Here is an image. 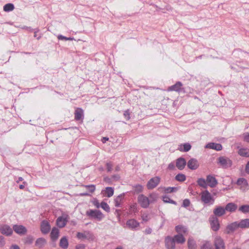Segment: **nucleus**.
Instances as JSON below:
<instances>
[{
    "label": "nucleus",
    "mask_w": 249,
    "mask_h": 249,
    "mask_svg": "<svg viewBox=\"0 0 249 249\" xmlns=\"http://www.w3.org/2000/svg\"><path fill=\"white\" fill-rule=\"evenodd\" d=\"M200 196L201 200L204 204L210 205L214 203V198L208 191L205 190L201 192Z\"/></svg>",
    "instance_id": "1"
},
{
    "label": "nucleus",
    "mask_w": 249,
    "mask_h": 249,
    "mask_svg": "<svg viewBox=\"0 0 249 249\" xmlns=\"http://www.w3.org/2000/svg\"><path fill=\"white\" fill-rule=\"evenodd\" d=\"M86 215L99 221L104 217V214L97 210H89L86 212Z\"/></svg>",
    "instance_id": "2"
},
{
    "label": "nucleus",
    "mask_w": 249,
    "mask_h": 249,
    "mask_svg": "<svg viewBox=\"0 0 249 249\" xmlns=\"http://www.w3.org/2000/svg\"><path fill=\"white\" fill-rule=\"evenodd\" d=\"M138 202L141 207L143 208H147L150 204V200L148 197L142 194L138 196Z\"/></svg>",
    "instance_id": "3"
},
{
    "label": "nucleus",
    "mask_w": 249,
    "mask_h": 249,
    "mask_svg": "<svg viewBox=\"0 0 249 249\" xmlns=\"http://www.w3.org/2000/svg\"><path fill=\"white\" fill-rule=\"evenodd\" d=\"M218 163L224 168L230 167L232 163L229 159L224 157H220L218 158Z\"/></svg>",
    "instance_id": "4"
},
{
    "label": "nucleus",
    "mask_w": 249,
    "mask_h": 249,
    "mask_svg": "<svg viewBox=\"0 0 249 249\" xmlns=\"http://www.w3.org/2000/svg\"><path fill=\"white\" fill-rule=\"evenodd\" d=\"M160 178L158 177H155L151 178L147 183V188L148 189H153L159 184Z\"/></svg>",
    "instance_id": "5"
},
{
    "label": "nucleus",
    "mask_w": 249,
    "mask_h": 249,
    "mask_svg": "<svg viewBox=\"0 0 249 249\" xmlns=\"http://www.w3.org/2000/svg\"><path fill=\"white\" fill-rule=\"evenodd\" d=\"M212 229L214 231H217L219 229V223L218 218L214 216H212L209 219Z\"/></svg>",
    "instance_id": "6"
},
{
    "label": "nucleus",
    "mask_w": 249,
    "mask_h": 249,
    "mask_svg": "<svg viewBox=\"0 0 249 249\" xmlns=\"http://www.w3.org/2000/svg\"><path fill=\"white\" fill-rule=\"evenodd\" d=\"M165 246L167 249H175L176 243L173 237L167 236L165 239Z\"/></svg>",
    "instance_id": "7"
},
{
    "label": "nucleus",
    "mask_w": 249,
    "mask_h": 249,
    "mask_svg": "<svg viewBox=\"0 0 249 249\" xmlns=\"http://www.w3.org/2000/svg\"><path fill=\"white\" fill-rule=\"evenodd\" d=\"M13 229L19 235H24L27 232L26 228L22 225H15Z\"/></svg>",
    "instance_id": "8"
},
{
    "label": "nucleus",
    "mask_w": 249,
    "mask_h": 249,
    "mask_svg": "<svg viewBox=\"0 0 249 249\" xmlns=\"http://www.w3.org/2000/svg\"><path fill=\"white\" fill-rule=\"evenodd\" d=\"M182 85H183L181 82L179 81L177 82L175 85L168 87L167 91H175L178 92H180L183 89V88H182Z\"/></svg>",
    "instance_id": "9"
},
{
    "label": "nucleus",
    "mask_w": 249,
    "mask_h": 249,
    "mask_svg": "<svg viewBox=\"0 0 249 249\" xmlns=\"http://www.w3.org/2000/svg\"><path fill=\"white\" fill-rule=\"evenodd\" d=\"M0 231L3 234L9 236L13 233V230L10 227L7 225H3L0 227Z\"/></svg>",
    "instance_id": "10"
},
{
    "label": "nucleus",
    "mask_w": 249,
    "mask_h": 249,
    "mask_svg": "<svg viewBox=\"0 0 249 249\" xmlns=\"http://www.w3.org/2000/svg\"><path fill=\"white\" fill-rule=\"evenodd\" d=\"M215 249H225V244L223 239L220 237H216L214 240Z\"/></svg>",
    "instance_id": "11"
},
{
    "label": "nucleus",
    "mask_w": 249,
    "mask_h": 249,
    "mask_svg": "<svg viewBox=\"0 0 249 249\" xmlns=\"http://www.w3.org/2000/svg\"><path fill=\"white\" fill-rule=\"evenodd\" d=\"M187 166L191 170H196L199 167V163L195 159H191L187 162Z\"/></svg>",
    "instance_id": "12"
},
{
    "label": "nucleus",
    "mask_w": 249,
    "mask_h": 249,
    "mask_svg": "<svg viewBox=\"0 0 249 249\" xmlns=\"http://www.w3.org/2000/svg\"><path fill=\"white\" fill-rule=\"evenodd\" d=\"M126 226L132 230H135L140 226V223L134 219H131L127 221Z\"/></svg>",
    "instance_id": "13"
},
{
    "label": "nucleus",
    "mask_w": 249,
    "mask_h": 249,
    "mask_svg": "<svg viewBox=\"0 0 249 249\" xmlns=\"http://www.w3.org/2000/svg\"><path fill=\"white\" fill-rule=\"evenodd\" d=\"M40 228L41 232L44 234H46L50 231L51 227L48 222L43 220L41 222Z\"/></svg>",
    "instance_id": "14"
},
{
    "label": "nucleus",
    "mask_w": 249,
    "mask_h": 249,
    "mask_svg": "<svg viewBox=\"0 0 249 249\" xmlns=\"http://www.w3.org/2000/svg\"><path fill=\"white\" fill-rule=\"evenodd\" d=\"M208 186L213 188L217 184L218 182L216 178L211 175H208L206 178Z\"/></svg>",
    "instance_id": "15"
},
{
    "label": "nucleus",
    "mask_w": 249,
    "mask_h": 249,
    "mask_svg": "<svg viewBox=\"0 0 249 249\" xmlns=\"http://www.w3.org/2000/svg\"><path fill=\"white\" fill-rule=\"evenodd\" d=\"M239 228L238 221L233 222L227 226L226 230L228 233L233 232L236 229Z\"/></svg>",
    "instance_id": "16"
},
{
    "label": "nucleus",
    "mask_w": 249,
    "mask_h": 249,
    "mask_svg": "<svg viewBox=\"0 0 249 249\" xmlns=\"http://www.w3.org/2000/svg\"><path fill=\"white\" fill-rule=\"evenodd\" d=\"M214 216H221L225 214V209L221 206L216 207L213 211Z\"/></svg>",
    "instance_id": "17"
},
{
    "label": "nucleus",
    "mask_w": 249,
    "mask_h": 249,
    "mask_svg": "<svg viewBox=\"0 0 249 249\" xmlns=\"http://www.w3.org/2000/svg\"><path fill=\"white\" fill-rule=\"evenodd\" d=\"M186 165V161L184 158H179L176 160V166L179 170H183Z\"/></svg>",
    "instance_id": "18"
},
{
    "label": "nucleus",
    "mask_w": 249,
    "mask_h": 249,
    "mask_svg": "<svg viewBox=\"0 0 249 249\" xmlns=\"http://www.w3.org/2000/svg\"><path fill=\"white\" fill-rule=\"evenodd\" d=\"M237 184L240 185L243 190H248L249 189L247 181L244 178H239L237 180Z\"/></svg>",
    "instance_id": "19"
},
{
    "label": "nucleus",
    "mask_w": 249,
    "mask_h": 249,
    "mask_svg": "<svg viewBox=\"0 0 249 249\" xmlns=\"http://www.w3.org/2000/svg\"><path fill=\"white\" fill-rule=\"evenodd\" d=\"M192 147L189 143H185L178 145V150L180 152H186L189 151Z\"/></svg>",
    "instance_id": "20"
},
{
    "label": "nucleus",
    "mask_w": 249,
    "mask_h": 249,
    "mask_svg": "<svg viewBox=\"0 0 249 249\" xmlns=\"http://www.w3.org/2000/svg\"><path fill=\"white\" fill-rule=\"evenodd\" d=\"M225 211L232 213L235 212L237 209V205L234 203H228L225 208Z\"/></svg>",
    "instance_id": "21"
},
{
    "label": "nucleus",
    "mask_w": 249,
    "mask_h": 249,
    "mask_svg": "<svg viewBox=\"0 0 249 249\" xmlns=\"http://www.w3.org/2000/svg\"><path fill=\"white\" fill-rule=\"evenodd\" d=\"M59 230L55 227L53 228L52 229V230L51 232V237L53 241L56 240L59 237Z\"/></svg>",
    "instance_id": "22"
},
{
    "label": "nucleus",
    "mask_w": 249,
    "mask_h": 249,
    "mask_svg": "<svg viewBox=\"0 0 249 249\" xmlns=\"http://www.w3.org/2000/svg\"><path fill=\"white\" fill-rule=\"evenodd\" d=\"M176 243L182 244L185 242V238L182 234H177L173 237Z\"/></svg>",
    "instance_id": "23"
},
{
    "label": "nucleus",
    "mask_w": 249,
    "mask_h": 249,
    "mask_svg": "<svg viewBox=\"0 0 249 249\" xmlns=\"http://www.w3.org/2000/svg\"><path fill=\"white\" fill-rule=\"evenodd\" d=\"M68 246L69 242L67 237L66 236L62 237L60 240L59 246L63 249H66L68 248Z\"/></svg>",
    "instance_id": "24"
},
{
    "label": "nucleus",
    "mask_w": 249,
    "mask_h": 249,
    "mask_svg": "<svg viewBox=\"0 0 249 249\" xmlns=\"http://www.w3.org/2000/svg\"><path fill=\"white\" fill-rule=\"evenodd\" d=\"M67 222L66 218H64L62 216L59 217L56 220L57 225L59 228H63L65 226Z\"/></svg>",
    "instance_id": "25"
},
{
    "label": "nucleus",
    "mask_w": 249,
    "mask_h": 249,
    "mask_svg": "<svg viewBox=\"0 0 249 249\" xmlns=\"http://www.w3.org/2000/svg\"><path fill=\"white\" fill-rule=\"evenodd\" d=\"M239 222V228L248 229L249 228V218L242 219Z\"/></svg>",
    "instance_id": "26"
},
{
    "label": "nucleus",
    "mask_w": 249,
    "mask_h": 249,
    "mask_svg": "<svg viewBox=\"0 0 249 249\" xmlns=\"http://www.w3.org/2000/svg\"><path fill=\"white\" fill-rule=\"evenodd\" d=\"M176 231L178 233V234H186L187 233V229L183 226L178 225L176 227Z\"/></svg>",
    "instance_id": "27"
},
{
    "label": "nucleus",
    "mask_w": 249,
    "mask_h": 249,
    "mask_svg": "<svg viewBox=\"0 0 249 249\" xmlns=\"http://www.w3.org/2000/svg\"><path fill=\"white\" fill-rule=\"evenodd\" d=\"M206 148L215 149L217 151L222 149V145L219 143H210L206 145Z\"/></svg>",
    "instance_id": "28"
},
{
    "label": "nucleus",
    "mask_w": 249,
    "mask_h": 249,
    "mask_svg": "<svg viewBox=\"0 0 249 249\" xmlns=\"http://www.w3.org/2000/svg\"><path fill=\"white\" fill-rule=\"evenodd\" d=\"M75 119L80 120L83 117V110L81 108H77L75 111Z\"/></svg>",
    "instance_id": "29"
},
{
    "label": "nucleus",
    "mask_w": 249,
    "mask_h": 249,
    "mask_svg": "<svg viewBox=\"0 0 249 249\" xmlns=\"http://www.w3.org/2000/svg\"><path fill=\"white\" fill-rule=\"evenodd\" d=\"M46 244V241L44 238H39L36 240L35 245L38 248H41L44 247Z\"/></svg>",
    "instance_id": "30"
},
{
    "label": "nucleus",
    "mask_w": 249,
    "mask_h": 249,
    "mask_svg": "<svg viewBox=\"0 0 249 249\" xmlns=\"http://www.w3.org/2000/svg\"><path fill=\"white\" fill-rule=\"evenodd\" d=\"M187 243L189 249H196V243L192 237H190L188 239Z\"/></svg>",
    "instance_id": "31"
},
{
    "label": "nucleus",
    "mask_w": 249,
    "mask_h": 249,
    "mask_svg": "<svg viewBox=\"0 0 249 249\" xmlns=\"http://www.w3.org/2000/svg\"><path fill=\"white\" fill-rule=\"evenodd\" d=\"M124 196V194H122L119 195L115 199V206L117 207H119L120 206L121 204L123 199Z\"/></svg>",
    "instance_id": "32"
},
{
    "label": "nucleus",
    "mask_w": 249,
    "mask_h": 249,
    "mask_svg": "<svg viewBox=\"0 0 249 249\" xmlns=\"http://www.w3.org/2000/svg\"><path fill=\"white\" fill-rule=\"evenodd\" d=\"M197 183L198 185L203 188H207L208 185L207 183V180H205L204 178H199L197 179Z\"/></svg>",
    "instance_id": "33"
},
{
    "label": "nucleus",
    "mask_w": 249,
    "mask_h": 249,
    "mask_svg": "<svg viewBox=\"0 0 249 249\" xmlns=\"http://www.w3.org/2000/svg\"><path fill=\"white\" fill-rule=\"evenodd\" d=\"M105 192L107 196L110 197L113 195L114 190L112 187H106Z\"/></svg>",
    "instance_id": "34"
},
{
    "label": "nucleus",
    "mask_w": 249,
    "mask_h": 249,
    "mask_svg": "<svg viewBox=\"0 0 249 249\" xmlns=\"http://www.w3.org/2000/svg\"><path fill=\"white\" fill-rule=\"evenodd\" d=\"M14 9V5L12 3H7L3 7V10L5 12L12 11Z\"/></svg>",
    "instance_id": "35"
},
{
    "label": "nucleus",
    "mask_w": 249,
    "mask_h": 249,
    "mask_svg": "<svg viewBox=\"0 0 249 249\" xmlns=\"http://www.w3.org/2000/svg\"><path fill=\"white\" fill-rule=\"evenodd\" d=\"M158 195L156 193H152L150 194L148 197L149 200H150V203H153L156 201L158 199Z\"/></svg>",
    "instance_id": "36"
},
{
    "label": "nucleus",
    "mask_w": 249,
    "mask_h": 249,
    "mask_svg": "<svg viewBox=\"0 0 249 249\" xmlns=\"http://www.w3.org/2000/svg\"><path fill=\"white\" fill-rule=\"evenodd\" d=\"M175 178L178 181H184L186 179V176L183 174H178L175 177Z\"/></svg>",
    "instance_id": "37"
},
{
    "label": "nucleus",
    "mask_w": 249,
    "mask_h": 249,
    "mask_svg": "<svg viewBox=\"0 0 249 249\" xmlns=\"http://www.w3.org/2000/svg\"><path fill=\"white\" fill-rule=\"evenodd\" d=\"M238 153L241 156L248 157L249 156V150L247 149L242 148L239 149Z\"/></svg>",
    "instance_id": "38"
},
{
    "label": "nucleus",
    "mask_w": 249,
    "mask_h": 249,
    "mask_svg": "<svg viewBox=\"0 0 249 249\" xmlns=\"http://www.w3.org/2000/svg\"><path fill=\"white\" fill-rule=\"evenodd\" d=\"M239 210L243 213H247L249 212V205H245L241 206Z\"/></svg>",
    "instance_id": "39"
},
{
    "label": "nucleus",
    "mask_w": 249,
    "mask_h": 249,
    "mask_svg": "<svg viewBox=\"0 0 249 249\" xmlns=\"http://www.w3.org/2000/svg\"><path fill=\"white\" fill-rule=\"evenodd\" d=\"M134 191L135 193L138 194L142 192L143 190V187L141 185L138 184L133 187Z\"/></svg>",
    "instance_id": "40"
},
{
    "label": "nucleus",
    "mask_w": 249,
    "mask_h": 249,
    "mask_svg": "<svg viewBox=\"0 0 249 249\" xmlns=\"http://www.w3.org/2000/svg\"><path fill=\"white\" fill-rule=\"evenodd\" d=\"M100 207L107 212H109L110 208L109 205L105 202H102L100 204Z\"/></svg>",
    "instance_id": "41"
},
{
    "label": "nucleus",
    "mask_w": 249,
    "mask_h": 249,
    "mask_svg": "<svg viewBox=\"0 0 249 249\" xmlns=\"http://www.w3.org/2000/svg\"><path fill=\"white\" fill-rule=\"evenodd\" d=\"M177 190H178V188L171 187L165 188H164V192L166 193H172L173 192H176Z\"/></svg>",
    "instance_id": "42"
},
{
    "label": "nucleus",
    "mask_w": 249,
    "mask_h": 249,
    "mask_svg": "<svg viewBox=\"0 0 249 249\" xmlns=\"http://www.w3.org/2000/svg\"><path fill=\"white\" fill-rule=\"evenodd\" d=\"M57 38L59 40H75V39L73 37H67L66 36H64L62 35H58L57 36Z\"/></svg>",
    "instance_id": "43"
},
{
    "label": "nucleus",
    "mask_w": 249,
    "mask_h": 249,
    "mask_svg": "<svg viewBox=\"0 0 249 249\" xmlns=\"http://www.w3.org/2000/svg\"><path fill=\"white\" fill-rule=\"evenodd\" d=\"M83 187L89 189L90 193H93L95 190V186L94 185H83Z\"/></svg>",
    "instance_id": "44"
},
{
    "label": "nucleus",
    "mask_w": 249,
    "mask_h": 249,
    "mask_svg": "<svg viewBox=\"0 0 249 249\" xmlns=\"http://www.w3.org/2000/svg\"><path fill=\"white\" fill-rule=\"evenodd\" d=\"M129 211L131 213H135L137 211V204L134 203L130 206Z\"/></svg>",
    "instance_id": "45"
},
{
    "label": "nucleus",
    "mask_w": 249,
    "mask_h": 249,
    "mask_svg": "<svg viewBox=\"0 0 249 249\" xmlns=\"http://www.w3.org/2000/svg\"><path fill=\"white\" fill-rule=\"evenodd\" d=\"M163 201L166 203L168 202L172 204H176V202L174 200L170 199L168 197L166 196L163 197Z\"/></svg>",
    "instance_id": "46"
},
{
    "label": "nucleus",
    "mask_w": 249,
    "mask_h": 249,
    "mask_svg": "<svg viewBox=\"0 0 249 249\" xmlns=\"http://www.w3.org/2000/svg\"><path fill=\"white\" fill-rule=\"evenodd\" d=\"M201 249H212L211 244L208 242H206L201 247Z\"/></svg>",
    "instance_id": "47"
},
{
    "label": "nucleus",
    "mask_w": 249,
    "mask_h": 249,
    "mask_svg": "<svg viewBox=\"0 0 249 249\" xmlns=\"http://www.w3.org/2000/svg\"><path fill=\"white\" fill-rule=\"evenodd\" d=\"M190 204V201L188 199H185L183 200L182 203V206L184 207H188Z\"/></svg>",
    "instance_id": "48"
},
{
    "label": "nucleus",
    "mask_w": 249,
    "mask_h": 249,
    "mask_svg": "<svg viewBox=\"0 0 249 249\" xmlns=\"http://www.w3.org/2000/svg\"><path fill=\"white\" fill-rule=\"evenodd\" d=\"M124 116L126 120H129L130 119V116L129 110H126L124 112Z\"/></svg>",
    "instance_id": "49"
},
{
    "label": "nucleus",
    "mask_w": 249,
    "mask_h": 249,
    "mask_svg": "<svg viewBox=\"0 0 249 249\" xmlns=\"http://www.w3.org/2000/svg\"><path fill=\"white\" fill-rule=\"evenodd\" d=\"M107 170L108 172H110L112 170V164L111 162H107L106 164Z\"/></svg>",
    "instance_id": "50"
},
{
    "label": "nucleus",
    "mask_w": 249,
    "mask_h": 249,
    "mask_svg": "<svg viewBox=\"0 0 249 249\" xmlns=\"http://www.w3.org/2000/svg\"><path fill=\"white\" fill-rule=\"evenodd\" d=\"M77 237L79 239H83L86 238V235L84 233L81 232H78L77 234Z\"/></svg>",
    "instance_id": "51"
},
{
    "label": "nucleus",
    "mask_w": 249,
    "mask_h": 249,
    "mask_svg": "<svg viewBox=\"0 0 249 249\" xmlns=\"http://www.w3.org/2000/svg\"><path fill=\"white\" fill-rule=\"evenodd\" d=\"M5 245L4 238L2 236H0V247H3Z\"/></svg>",
    "instance_id": "52"
},
{
    "label": "nucleus",
    "mask_w": 249,
    "mask_h": 249,
    "mask_svg": "<svg viewBox=\"0 0 249 249\" xmlns=\"http://www.w3.org/2000/svg\"><path fill=\"white\" fill-rule=\"evenodd\" d=\"M244 139L245 141L249 142V133H246L244 134Z\"/></svg>",
    "instance_id": "53"
},
{
    "label": "nucleus",
    "mask_w": 249,
    "mask_h": 249,
    "mask_svg": "<svg viewBox=\"0 0 249 249\" xmlns=\"http://www.w3.org/2000/svg\"><path fill=\"white\" fill-rule=\"evenodd\" d=\"M33 241V238L32 237L29 236L27 238L26 243L31 244Z\"/></svg>",
    "instance_id": "54"
},
{
    "label": "nucleus",
    "mask_w": 249,
    "mask_h": 249,
    "mask_svg": "<svg viewBox=\"0 0 249 249\" xmlns=\"http://www.w3.org/2000/svg\"><path fill=\"white\" fill-rule=\"evenodd\" d=\"M85 246L83 244L78 245L76 246L75 249H85Z\"/></svg>",
    "instance_id": "55"
},
{
    "label": "nucleus",
    "mask_w": 249,
    "mask_h": 249,
    "mask_svg": "<svg viewBox=\"0 0 249 249\" xmlns=\"http://www.w3.org/2000/svg\"><path fill=\"white\" fill-rule=\"evenodd\" d=\"M175 165L173 163H170L169 165H168V168L169 169V170H174L175 169Z\"/></svg>",
    "instance_id": "56"
},
{
    "label": "nucleus",
    "mask_w": 249,
    "mask_h": 249,
    "mask_svg": "<svg viewBox=\"0 0 249 249\" xmlns=\"http://www.w3.org/2000/svg\"><path fill=\"white\" fill-rule=\"evenodd\" d=\"M93 204L97 208H99L101 206L99 201L97 200L94 201Z\"/></svg>",
    "instance_id": "57"
},
{
    "label": "nucleus",
    "mask_w": 249,
    "mask_h": 249,
    "mask_svg": "<svg viewBox=\"0 0 249 249\" xmlns=\"http://www.w3.org/2000/svg\"><path fill=\"white\" fill-rule=\"evenodd\" d=\"M142 219L143 221H147L148 220V216L147 215H143L142 216Z\"/></svg>",
    "instance_id": "58"
},
{
    "label": "nucleus",
    "mask_w": 249,
    "mask_h": 249,
    "mask_svg": "<svg viewBox=\"0 0 249 249\" xmlns=\"http://www.w3.org/2000/svg\"><path fill=\"white\" fill-rule=\"evenodd\" d=\"M246 172L249 174V162L247 163L246 167Z\"/></svg>",
    "instance_id": "59"
},
{
    "label": "nucleus",
    "mask_w": 249,
    "mask_h": 249,
    "mask_svg": "<svg viewBox=\"0 0 249 249\" xmlns=\"http://www.w3.org/2000/svg\"><path fill=\"white\" fill-rule=\"evenodd\" d=\"M10 249H20L19 247L17 245H13L11 248Z\"/></svg>",
    "instance_id": "60"
},
{
    "label": "nucleus",
    "mask_w": 249,
    "mask_h": 249,
    "mask_svg": "<svg viewBox=\"0 0 249 249\" xmlns=\"http://www.w3.org/2000/svg\"><path fill=\"white\" fill-rule=\"evenodd\" d=\"M108 138L107 137H104L103 138V139H102V142H103V143H105L106 142V141H108Z\"/></svg>",
    "instance_id": "61"
},
{
    "label": "nucleus",
    "mask_w": 249,
    "mask_h": 249,
    "mask_svg": "<svg viewBox=\"0 0 249 249\" xmlns=\"http://www.w3.org/2000/svg\"><path fill=\"white\" fill-rule=\"evenodd\" d=\"M80 196H89V194L88 193H82V194H80Z\"/></svg>",
    "instance_id": "62"
},
{
    "label": "nucleus",
    "mask_w": 249,
    "mask_h": 249,
    "mask_svg": "<svg viewBox=\"0 0 249 249\" xmlns=\"http://www.w3.org/2000/svg\"><path fill=\"white\" fill-rule=\"evenodd\" d=\"M23 179V178L22 177H19L18 179V180L17 181V182L18 183L19 181H22Z\"/></svg>",
    "instance_id": "63"
},
{
    "label": "nucleus",
    "mask_w": 249,
    "mask_h": 249,
    "mask_svg": "<svg viewBox=\"0 0 249 249\" xmlns=\"http://www.w3.org/2000/svg\"><path fill=\"white\" fill-rule=\"evenodd\" d=\"M24 188V185L21 184V185H19V188L20 189H23Z\"/></svg>",
    "instance_id": "64"
}]
</instances>
